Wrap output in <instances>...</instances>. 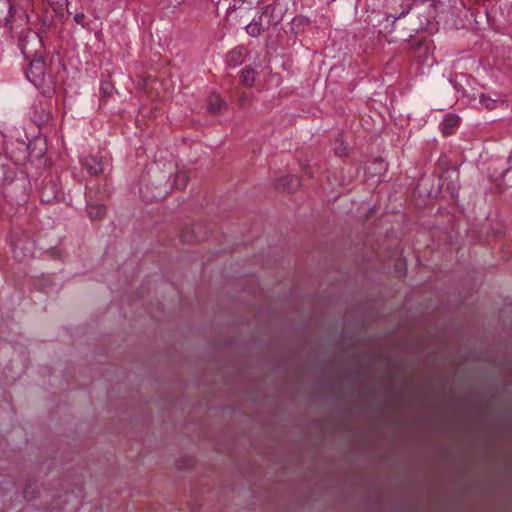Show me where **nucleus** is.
Instances as JSON below:
<instances>
[{
  "label": "nucleus",
  "mask_w": 512,
  "mask_h": 512,
  "mask_svg": "<svg viewBox=\"0 0 512 512\" xmlns=\"http://www.w3.org/2000/svg\"><path fill=\"white\" fill-rule=\"evenodd\" d=\"M19 48L27 61V79L37 88L45 85L46 64L43 58L44 45L37 33L29 32L19 40Z\"/></svg>",
  "instance_id": "f257e3e1"
},
{
  "label": "nucleus",
  "mask_w": 512,
  "mask_h": 512,
  "mask_svg": "<svg viewBox=\"0 0 512 512\" xmlns=\"http://www.w3.org/2000/svg\"><path fill=\"white\" fill-rule=\"evenodd\" d=\"M30 22L27 12L22 7H14L10 0H0V27L24 28Z\"/></svg>",
  "instance_id": "f03ea898"
},
{
  "label": "nucleus",
  "mask_w": 512,
  "mask_h": 512,
  "mask_svg": "<svg viewBox=\"0 0 512 512\" xmlns=\"http://www.w3.org/2000/svg\"><path fill=\"white\" fill-rule=\"evenodd\" d=\"M52 94L53 88L48 86V88L44 90L43 99L35 100L31 106L30 118L38 127L48 125L52 120L50 103L47 100Z\"/></svg>",
  "instance_id": "7ed1b4c3"
},
{
  "label": "nucleus",
  "mask_w": 512,
  "mask_h": 512,
  "mask_svg": "<svg viewBox=\"0 0 512 512\" xmlns=\"http://www.w3.org/2000/svg\"><path fill=\"white\" fill-rule=\"evenodd\" d=\"M11 247L14 257L20 261L33 258L34 256L35 242L25 232L12 236Z\"/></svg>",
  "instance_id": "20e7f679"
},
{
  "label": "nucleus",
  "mask_w": 512,
  "mask_h": 512,
  "mask_svg": "<svg viewBox=\"0 0 512 512\" xmlns=\"http://www.w3.org/2000/svg\"><path fill=\"white\" fill-rule=\"evenodd\" d=\"M7 153L15 164L25 165L29 158V142L15 140L7 146Z\"/></svg>",
  "instance_id": "39448f33"
},
{
  "label": "nucleus",
  "mask_w": 512,
  "mask_h": 512,
  "mask_svg": "<svg viewBox=\"0 0 512 512\" xmlns=\"http://www.w3.org/2000/svg\"><path fill=\"white\" fill-rule=\"evenodd\" d=\"M47 152L46 142L42 139H36L29 141V158L27 162L35 164L38 167L46 165V159L44 158Z\"/></svg>",
  "instance_id": "423d86ee"
},
{
  "label": "nucleus",
  "mask_w": 512,
  "mask_h": 512,
  "mask_svg": "<svg viewBox=\"0 0 512 512\" xmlns=\"http://www.w3.org/2000/svg\"><path fill=\"white\" fill-rule=\"evenodd\" d=\"M276 5L274 3L268 4L261 9L260 17L268 28L277 26L282 21V15L276 13Z\"/></svg>",
  "instance_id": "0eeeda50"
},
{
  "label": "nucleus",
  "mask_w": 512,
  "mask_h": 512,
  "mask_svg": "<svg viewBox=\"0 0 512 512\" xmlns=\"http://www.w3.org/2000/svg\"><path fill=\"white\" fill-rule=\"evenodd\" d=\"M82 165L91 176H98L104 171V162L96 156H87L82 159Z\"/></svg>",
  "instance_id": "6e6552de"
},
{
  "label": "nucleus",
  "mask_w": 512,
  "mask_h": 512,
  "mask_svg": "<svg viewBox=\"0 0 512 512\" xmlns=\"http://www.w3.org/2000/svg\"><path fill=\"white\" fill-rule=\"evenodd\" d=\"M15 175L14 167L6 158L0 157V185L12 183Z\"/></svg>",
  "instance_id": "1a4fd4ad"
},
{
  "label": "nucleus",
  "mask_w": 512,
  "mask_h": 512,
  "mask_svg": "<svg viewBox=\"0 0 512 512\" xmlns=\"http://www.w3.org/2000/svg\"><path fill=\"white\" fill-rule=\"evenodd\" d=\"M245 60V50L242 46L236 47L231 50L226 57V62L229 66L235 68L243 64Z\"/></svg>",
  "instance_id": "9d476101"
},
{
  "label": "nucleus",
  "mask_w": 512,
  "mask_h": 512,
  "mask_svg": "<svg viewBox=\"0 0 512 512\" xmlns=\"http://www.w3.org/2000/svg\"><path fill=\"white\" fill-rule=\"evenodd\" d=\"M269 28L267 25L263 22L260 15L255 18L252 22L246 25L245 30L247 34L251 37H258L260 36L264 31L268 30Z\"/></svg>",
  "instance_id": "9b49d317"
},
{
  "label": "nucleus",
  "mask_w": 512,
  "mask_h": 512,
  "mask_svg": "<svg viewBox=\"0 0 512 512\" xmlns=\"http://www.w3.org/2000/svg\"><path fill=\"white\" fill-rule=\"evenodd\" d=\"M58 197V189L56 185L49 181L43 185L40 191V198L42 202L51 203Z\"/></svg>",
  "instance_id": "f8f14e48"
},
{
  "label": "nucleus",
  "mask_w": 512,
  "mask_h": 512,
  "mask_svg": "<svg viewBox=\"0 0 512 512\" xmlns=\"http://www.w3.org/2000/svg\"><path fill=\"white\" fill-rule=\"evenodd\" d=\"M257 78V70L251 67H246L240 71V82L245 87L251 88L255 86Z\"/></svg>",
  "instance_id": "ddd939ff"
},
{
  "label": "nucleus",
  "mask_w": 512,
  "mask_h": 512,
  "mask_svg": "<svg viewBox=\"0 0 512 512\" xmlns=\"http://www.w3.org/2000/svg\"><path fill=\"white\" fill-rule=\"evenodd\" d=\"M226 107V102L219 94L212 93L208 97V111L212 115H217Z\"/></svg>",
  "instance_id": "4468645a"
},
{
  "label": "nucleus",
  "mask_w": 512,
  "mask_h": 512,
  "mask_svg": "<svg viewBox=\"0 0 512 512\" xmlns=\"http://www.w3.org/2000/svg\"><path fill=\"white\" fill-rule=\"evenodd\" d=\"M300 185V181L295 176H285L277 180V188L291 192L297 189Z\"/></svg>",
  "instance_id": "2eb2a0df"
},
{
  "label": "nucleus",
  "mask_w": 512,
  "mask_h": 512,
  "mask_svg": "<svg viewBox=\"0 0 512 512\" xmlns=\"http://www.w3.org/2000/svg\"><path fill=\"white\" fill-rule=\"evenodd\" d=\"M459 117L454 114H448L441 123L442 133L444 135L452 134L453 130L459 125Z\"/></svg>",
  "instance_id": "dca6fc26"
},
{
  "label": "nucleus",
  "mask_w": 512,
  "mask_h": 512,
  "mask_svg": "<svg viewBox=\"0 0 512 512\" xmlns=\"http://www.w3.org/2000/svg\"><path fill=\"white\" fill-rule=\"evenodd\" d=\"M86 212L91 220L102 219L107 212L106 206L102 204H88L86 206Z\"/></svg>",
  "instance_id": "f3484780"
},
{
  "label": "nucleus",
  "mask_w": 512,
  "mask_h": 512,
  "mask_svg": "<svg viewBox=\"0 0 512 512\" xmlns=\"http://www.w3.org/2000/svg\"><path fill=\"white\" fill-rule=\"evenodd\" d=\"M187 183H188L187 174L183 171L177 172L174 177V186L178 189H184V188H186Z\"/></svg>",
  "instance_id": "a211bd4d"
},
{
  "label": "nucleus",
  "mask_w": 512,
  "mask_h": 512,
  "mask_svg": "<svg viewBox=\"0 0 512 512\" xmlns=\"http://www.w3.org/2000/svg\"><path fill=\"white\" fill-rule=\"evenodd\" d=\"M498 100L492 99L491 97L482 94L480 96V104L488 109H495L497 106Z\"/></svg>",
  "instance_id": "6ab92c4d"
},
{
  "label": "nucleus",
  "mask_w": 512,
  "mask_h": 512,
  "mask_svg": "<svg viewBox=\"0 0 512 512\" xmlns=\"http://www.w3.org/2000/svg\"><path fill=\"white\" fill-rule=\"evenodd\" d=\"M100 90L104 97H110L113 93V85L109 81H103Z\"/></svg>",
  "instance_id": "aec40b11"
},
{
  "label": "nucleus",
  "mask_w": 512,
  "mask_h": 512,
  "mask_svg": "<svg viewBox=\"0 0 512 512\" xmlns=\"http://www.w3.org/2000/svg\"><path fill=\"white\" fill-rule=\"evenodd\" d=\"M335 153L339 156H344L347 153L346 146L343 145V143H340L338 146L335 147Z\"/></svg>",
  "instance_id": "412c9836"
},
{
  "label": "nucleus",
  "mask_w": 512,
  "mask_h": 512,
  "mask_svg": "<svg viewBox=\"0 0 512 512\" xmlns=\"http://www.w3.org/2000/svg\"><path fill=\"white\" fill-rule=\"evenodd\" d=\"M84 19H85V15L83 13H77L74 16V21L78 24H83Z\"/></svg>",
  "instance_id": "4be33fe9"
},
{
  "label": "nucleus",
  "mask_w": 512,
  "mask_h": 512,
  "mask_svg": "<svg viewBox=\"0 0 512 512\" xmlns=\"http://www.w3.org/2000/svg\"><path fill=\"white\" fill-rule=\"evenodd\" d=\"M395 268L397 270H399V271H404L405 272L406 271V263H405V261H402V260L398 261L396 263V265H395Z\"/></svg>",
  "instance_id": "5701e85b"
},
{
  "label": "nucleus",
  "mask_w": 512,
  "mask_h": 512,
  "mask_svg": "<svg viewBox=\"0 0 512 512\" xmlns=\"http://www.w3.org/2000/svg\"><path fill=\"white\" fill-rule=\"evenodd\" d=\"M248 101H249V96L247 94L243 93L242 95H240V97H239V104L240 105H243V104H245Z\"/></svg>",
  "instance_id": "b1692460"
},
{
  "label": "nucleus",
  "mask_w": 512,
  "mask_h": 512,
  "mask_svg": "<svg viewBox=\"0 0 512 512\" xmlns=\"http://www.w3.org/2000/svg\"><path fill=\"white\" fill-rule=\"evenodd\" d=\"M31 487V485H27L24 489V497L25 498H29L28 496V493H29V488Z\"/></svg>",
  "instance_id": "393cba45"
},
{
  "label": "nucleus",
  "mask_w": 512,
  "mask_h": 512,
  "mask_svg": "<svg viewBox=\"0 0 512 512\" xmlns=\"http://www.w3.org/2000/svg\"><path fill=\"white\" fill-rule=\"evenodd\" d=\"M165 195L163 194H158V195H153L152 198L155 199V200H158V199H161L163 198Z\"/></svg>",
  "instance_id": "a878e982"
},
{
  "label": "nucleus",
  "mask_w": 512,
  "mask_h": 512,
  "mask_svg": "<svg viewBox=\"0 0 512 512\" xmlns=\"http://www.w3.org/2000/svg\"><path fill=\"white\" fill-rule=\"evenodd\" d=\"M336 0H328V4L335 2Z\"/></svg>",
  "instance_id": "bb28decb"
}]
</instances>
